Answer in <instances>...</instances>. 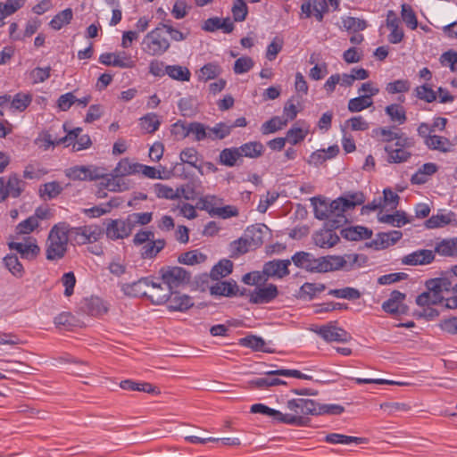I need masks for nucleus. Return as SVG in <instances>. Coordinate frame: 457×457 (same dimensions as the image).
<instances>
[{
	"label": "nucleus",
	"instance_id": "nucleus-29",
	"mask_svg": "<svg viewBox=\"0 0 457 457\" xmlns=\"http://www.w3.org/2000/svg\"><path fill=\"white\" fill-rule=\"evenodd\" d=\"M211 294L222 296H236L239 291L238 286L235 280L218 281L210 288Z\"/></svg>",
	"mask_w": 457,
	"mask_h": 457
},
{
	"label": "nucleus",
	"instance_id": "nucleus-28",
	"mask_svg": "<svg viewBox=\"0 0 457 457\" xmlns=\"http://www.w3.org/2000/svg\"><path fill=\"white\" fill-rule=\"evenodd\" d=\"M238 344L243 347H247L254 352L273 353L270 348L266 347V342L261 337L249 335L238 340Z\"/></svg>",
	"mask_w": 457,
	"mask_h": 457
},
{
	"label": "nucleus",
	"instance_id": "nucleus-37",
	"mask_svg": "<svg viewBox=\"0 0 457 457\" xmlns=\"http://www.w3.org/2000/svg\"><path fill=\"white\" fill-rule=\"evenodd\" d=\"M241 157L256 159L261 157L264 153V145L259 141H251L241 145L237 147Z\"/></svg>",
	"mask_w": 457,
	"mask_h": 457
},
{
	"label": "nucleus",
	"instance_id": "nucleus-54",
	"mask_svg": "<svg viewBox=\"0 0 457 457\" xmlns=\"http://www.w3.org/2000/svg\"><path fill=\"white\" fill-rule=\"evenodd\" d=\"M207 256L204 253L199 252L198 250H192L181 253L178 258V262L186 265H194L202 263L205 262Z\"/></svg>",
	"mask_w": 457,
	"mask_h": 457
},
{
	"label": "nucleus",
	"instance_id": "nucleus-27",
	"mask_svg": "<svg viewBox=\"0 0 457 457\" xmlns=\"http://www.w3.org/2000/svg\"><path fill=\"white\" fill-rule=\"evenodd\" d=\"M378 220L381 223H386L393 227L402 228L411 222L404 211H395L392 214H378Z\"/></svg>",
	"mask_w": 457,
	"mask_h": 457
},
{
	"label": "nucleus",
	"instance_id": "nucleus-46",
	"mask_svg": "<svg viewBox=\"0 0 457 457\" xmlns=\"http://www.w3.org/2000/svg\"><path fill=\"white\" fill-rule=\"evenodd\" d=\"M139 125L146 133L153 134L159 129L161 120L154 112H149L139 119Z\"/></svg>",
	"mask_w": 457,
	"mask_h": 457
},
{
	"label": "nucleus",
	"instance_id": "nucleus-51",
	"mask_svg": "<svg viewBox=\"0 0 457 457\" xmlns=\"http://www.w3.org/2000/svg\"><path fill=\"white\" fill-rule=\"evenodd\" d=\"M72 17V10L71 8H66L54 16L49 22V26L54 30H59L64 25L69 24L71 21Z\"/></svg>",
	"mask_w": 457,
	"mask_h": 457
},
{
	"label": "nucleus",
	"instance_id": "nucleus-8",
	"mask_svg": "<svg viewBox=\"0 0 457 457\" xmlns=\"http://www.w3.org/2000/svg\"><path fill=\"white\" fill-rule=\"evenodd\" d=\"M287 407L293 413H288L291 416L301 417L304 423L302 425H296L297 427H304L308 425L309 419L305 416L312 415L315 416L316 402L312 399L296 398L288 400Z\"/></svg>",
	"mask_w": 457,
	"mask_h": 457
},
{
	"label": "nucleus",
	"instance_id": "nucleus-43",
	"mask_svg": "<svg viewBox=\"0 0 457 457\" xmlns=\"http://www.w3.org/2000/svg\"><path fill=\"white\" fill-rule=\"evenodd\" d=\"M240 158L241 155L237 147L224 148L219 154V162L228 167H234Z\"/></svg>",
	"mask_w": 457,
	"mask_h": 457
},
{
	"label": "nucleus",
	"instance_id": "nucleus-61",
	"mask_svg": "<svg viewBox=\"0 0 457 457\" xmlns=\"http://www.w3.org/2000/svg\"><path fill=\"white\" fill-rule=\"evenodd\" d=\"M401 17L408 28L414 30L418 27V19L415 12L410 4H403L401 6Z\"/></svg>",
	"mask_w": 457,
	"mask_h": 457
},
{
	"label": "nucleus",
	"instance_id": "nucleus-35",
	"mask_svg": "<svg viewBox=\"0 0 457 457\" xmlns=\"http://www.w3.org/2000/svg\"><path fill=\"white\" fill-rule=\"evenodd\" d=\"M311 204L313 206L314 217L320 220H330L329 203L322 196H313L311 198Z\"/></svg>",
	"mask_w": 457,
	"mask_h": 457
},
{
	"label": "nucleus",
	"instance_id": "nucleus-39",
	"mask_svg": "<svg viewBox=\"0 0 457 457\" xmlns=\"http://www.w3.org/2000/svg\"><path fill=\"white\" fill-rule=\"evenodd\" d=\"M150 287H152V292L148 295L147 298L156 305L166 303L171 291L169 288L164 289L160 283H156L153 279Z\"/></svg>",
	"mask_w": 457,
	"mask_h": 457
},
{
	"label": "nucleus",
	"instance_id": "nucleus-25",
	"mask_svg": "<svg viewBox=\"0 0 457 457\" xmlns=\"http://www.w3.org/2000/svg\"><path fill=\"white\" fill-rule=\"evenodd\" d=\"M235 29L233 21L229 17L220 19L219 17H212L204 21L202 29L207 32H214L217 29H222L224 33L229 34Z\"/></svg>",
	"mask_w": 457,
	"mask_h": 457
},
{
	"label": "nucleus",
	"instance_id": "nucleus-20",
	"mask_svg": "<svg viewBox=\"0 0 457 457\" xmlns=\"http://www.w3.org/2000/svg\"><path fill=\"white\" fill-rule=\"evenodd\" d=\"M152 283V278L150 277H144L139 278L137 281H134L132 283H126L121 286V291L124 293V295L132 297H139V296H145L147 297L148 295L145 291V288L150 287V284Z\"/></svg>",
	"mask_w": 457,
	"mask_h": 457
},
{
	"label": "nucleus",
	"instance_id": "nucleus-41",
	"mask_svg": "<svg viewBox=\"0 0 457 457\" xmlns=\"http://www.w3.org/2000/svg\"><path fill=\"white\" fill-rule=\"evenodd\" d=\"M324 441L328 444H332V445H337V444L349 445L352 443L361 445V444H366L368 442V439L365 437L346 436V435L338 434V433H330L325 436Z\"/></svg>",
	"mask_w": 457,
	"mask_h": 457
},
{
	"label": "nucleus",
	"instance_id": "nucleus-17",
	"mask_svg": "<svg viewBox=\"0 0 457 457\" xmlns=\"http://www.w3.org/2000/svg\"><path fill=\"white\" fill-rule=\"evenodd\" d=\"M292 260H272L265 262L262 269V273L267 277L282 278L287 276L289 271V265Z\"/></svg>",
	"mask_w": 457,
	"mask_h": 457
},
{
	"label": "nucleus",
	"instance_id": "nucleus-2",
	"mask_svg": "<svg viewBox=\"0 0 457 457\" xmlns=\"http://www.w3.org/2000/svg\"><path fill=\"white\" fill-rule=\"evenodd\" d=\"M170 46V41L161 23L148 32L142 41L143 51L150 56H161L169 50Z\"/></svg>",
	"mask_w": 457,
	"mask_h": 457
},
{
	"label": "nucleus",
	"instance_id": "nucleus-32",
	"mask_svg": "<svg viewBox=\"0 0 457 457\" xmlns=\"http://www.w3.org/2000/svg\"><path fill=\"white\" fill-rule=\"evenodd\" d=\"M384 149L387 154V162L389 163H402L407 162L411 156L409 149L399 146L394 147L393 145H386Z\"/></svg>",
	"mask_w": 457,
	"mask_h": 457
},
{
	"label": "nucleus",
	"instance_id": "nucleus-18",
	"mask_svg": "<svg viewBox=\"0 0 457 457\" xmlns=\"http://www.w3.org/2000/svg\"><path fill=\"white\" fill-rule=\"evenodd\" d=\"M435 260V252L428 249H419L402 258V263L404 265L417 266L427 265Z\"/></svg>",
	"mask_w": 457,
	"mask_h": 457
},
{
	"label": "nucleus",
	"instance_id": "nucleus-7",
	"mask_svg": "<svg viewBox=\"0 0 457 457\" xmlns=\"http://www.w3.org/2000/svg\"><path fill=\"white\" fill-rule=\"evenodd\" d=\"M252 413H260L265 416L271 417L274 421L287 424V425H302L304 420L298 416H291L289 414H284L283 412L270 408L263 403H254L250 409Z\"/></svg>",
	"mask_w": 457,
	"mask_h": 457
},
{
	"label": "nucleus",
	"instance_id": "nucleus-3",
	"mask_svg": "<svg viewBox=\"0 0 457 457\" xmlns=\"http://www.w3.org/2000/svg\"><path fill=\"white\" fill-rule=\"evenodd\" d=\"M68 228L71 243L79 245L96 242L104 233V230L97 225L71 227L68 224Z\"/></svg>",
	"mask_w": 457,
	"mask_h": 457
},
{
	"label": "nucleus",
	"instance_id": "nucleus-24",
	"mask_svg": "<svg viewBox=\"0 0 457 457\" xmlns=\"http://www.w3.org/2000/svg\"><path fill=\"white\" fill-rule=\"evenodd\" d=\"M316 333L328 342H346L349 337L345 329L330 324L321 326Z\"/></svg>",
	"mask_w": 457,
	"mask_h": 457
},
{
	"label": "nucleus",
	"instance_id": "nucleus-45",
	"mask_svg": "<svg viewBox=\"0 0 457 457\" xmlns=\"http://www.w3.org/2000/svg\"><path fill=\"white\" fill-rule=\"evenodd\" d=\"M233 270V262L228 259H222L211 270L212 279L219 280L229 275Z\"/></svg>",
	"mask_w": 457,
	"mask_h": 457
},
{
	"label": "nucleus",
	"instance_id": "nucleus-53",
	"mask_svg": "<svg viewBox=\"0 0 457 457\" xmlns=\"http://www.w3.org/2000/svg\"><path fill=\"white\" fill-rule=\"evenodd\" d=\"M113 67L120 69H132L136 67L137 60L125 51L114 53Z\"/></svg>",
	"mask_w": 457,
	"mask_h": 457
},
{
	"label": "nucleus",
	"instance_id": "nucleus-63",
	"mask_svg": "<svg viewBox=\"0 0 457 457\" xmlns=\"http://www.w3.org/2000/svg\"><path fill=\"white\" fill-rule=\"evenodd\" d=\"M287 123V120H282L278 116H274L262 125L261 131L263 135L275 133L285 127Z\"/></svg>",
	"mask_w": 457,
	"mask_h": 457
},
{
	"label": "nucleus",
	"instance_id": "nucleus-59",
	"mask_svg": "<svg viewBox=\"0 0 457 457\" xmlns=\"http://www.w3.org/2000/svg\"><path fill=\"white\" fill-rule=\"evenodd\" d=\"M372 104L373 101L372 99H370V96H359L349 100L347 108L351 112H359L369 108Z\"/></svg>",
	"mask_w": 457,
	"mask_h": 457
},
{
	"label": "nucleus",
	"instance_id": "nucleus-52",
	"mask_svg": "<svg viewBox=\"0 0 457 457\" xmlns=\"http://www.w3.org/2000/svg\"><path fill=\"white\" fill-rule=\"evenodd\" d=\"M137 165V162L132 163L128 158H123L118 162L113 170V173L116 177H120V179L128 175L136 174L138 173L137 167H136Z\"/></svg>",
	"mask_w": 457,
	"mask_h": 457
},
{
	"label": "nucleus",
	"instance_id": "nucleus-42",
	"mask_svg": "<svg viewBox=\"0 0 457 457\" xmlns=\"http://www.w3.org/2000/svg\"><path fill=\"white\" fill-rule=\"evenodd\" d=\"M26 0H6L0 3V27L4 25V20L22 8Z\"/></svg>",
	"mask_w": 457,
	"mask_h": 457
},
{
	"label": "nucleus",
	"instance_id": "nucleus-36",
	"mask_svg": "<svg viewBox=\"0 0 457 457\" xmlns=\"http://www.w3.org/2000/svg\"><path fill=\"white\" fill-rule=\"evenodd\" d=\"M120 386L123 390L139 391V392H145V393L153 394V395L160 393L158 388L156 386H153L151 383L136 382L131 379L122 380L120 383Z\"/></svg>",
	"mask_w": 457,
	"mask_h": 457
},
{
	"label": "nucleus",
	"instance_id": "nucleus-60",
	"mask_svg": "<svg viewBox=\"0 0 457 457\" xmlns=\"http://www.w3.org/2000/svg\"><path fill=\"white\" fill-rule=\"evenodd\" d=\"M342 28L348 31L359 32L367 28V21L351 16L342 17Z\"/></svg>",
	"mask_w": 457,
	"mask_h": 457
},
{
	"label": "nucleus",
	"instance_id": "nucleus-49",
	"mask_svg": "<svg viewBox=\"0 0 457 457\" xmlns=\"http://www.w3.org/2000/svg\"><path fill=\"white\" fill-rule=\"evenodd\" d=\"M232 131V126L228 122H218L212 128L208 127V136L211 140H221L228 137Z\"/></svg>",
	"mask_w": 457,
	"mask_h": 457
},
{
	"label": "nucleus",
	"instance_id": "nucleus-21",
	"mask_svg": "<svg viewBox=\"0 0 457 457\" xmlns=\"http://www.w3.org/2000/svg\"><path fill=\"white\" fill-rule=\"evenodd\" d=\"M456 214L449 211L445 212V210H438L436 214L432 215L425 221V227L428 229H435L444 228L453 222L456 223Z\"/></svg>",
	"mask_w": 457,
	"mask_h": 457
},
{
	"label": "nucleus",
	"instance_id": "nucleus-58",
	"mask_svg": "<svg viewBox=\"0 0 457 457\" xmlns=\"http://www.w3.org/2000/svg\"><path fill=\"white\" fill-rule=\"evenodd\" d=\"M328 295L337 298L346 299L350 301L357 300L361 295L358 289L351 287H345L339 289H330L328 292Z\"/></svg>",
	"mask_w": 457,
	"mask_h": 457
},
{
	"label": "nucleus",
	"instance_id": "nucleus-33",
	"mask_svg": "<svg viewBox=\"0 0 457 457\" xmlns=\"http://www.w3.org/2000/svg\"><path fill=\"white\" fill-rule=\"evenodd\" d=\"M264 228H267V227L257 224L249 226L245 230L244 236L253 249L260 247L263 244Z\"/></svg>",
	"mask_w": 457,
	"mask_h": 457
},
{
	"label": "nucleus",
	"instance_id": "nucleus-16",
	"mask_svg": "<svg viewBox=\"0 0 457 457\" xmlns=\"http://www.w3.org/2000/svg\"><path fill=\"white\" fill-rule=\"evenodd\" d=\"M337 228H331L329 226L324 225L323 228H320L319 231H316L313 236L314 244L320 247L328 249L335 246L340 240L339 237L336 233Z\"/></svg>",
	"mask_w": 457,
	"mask_h": 457
},
{
	"label": "nucleus",
	"instance_id": "nucleus-44",
	"mask_svg": "<svg viewBox=\"0 0 457 457\" xmlns=\"http://www.w3.org/2000/svg\"><path fill=\"white\" fill-rule=\"evenodd\" d=\"M103 179L104 181L101 182V186L104 189L112 192H121L129 189L128 184L120 177H116L114 173L111 176L105 174Z\"/></svg>",
	"mask_w": 457,
	"mask_h": 457
},
{
	"label": "nucleus",
	"instance_id": "nucleus-5",
	"mask_svg": "<svg viewBox=\"0 0 457 457\" xmlns=\"http://www.w3.org/2000/svg\"><path fill=\"white\" fill-rule=\"evenodd\" d=\"M360 257H361V255L357 253L345 254L344 256H323V259L325 260L323 264V273L339 270H345L349 271L354 268V265L358 262ZM362 259L363 261H365L366 257L362 256Z\"/></svg>",
	"mask_w": 457,
	"mask_h": 457
},
{
	"label": "nucleus",
	"instance_id": "nucleus-26",
	"mask_svg": "<svg viewBox=\"0 0 457 457\" xmlns=\"http://www.w3.org/2000/svg\"><path fill=\"white\" fill-rule=\"evenodd\" d=\"M339 153V147L337 145H333L328 147V149L317 150L309 156L308 162L311 165L320 166L324 163L327 160L336 157Z\"/></svg>",
	"mask_w": 457,
	"mask_h": 457
},
{
	"label": "nucleus",
	"instance_id": "nucleus-23",
	"mask_svg": "<svg viewBox=\"0 0 457 457\" xmlns=\"http://www.w3.org/2000/svg\"><path fill=\"white\" fill-rule=\"evenodd\" d=\"M180 163H177L174 170L179 172H183V164H188L189 166L197 169L201 174H203L202 166L198 164L200 159L198 152L194 147H187L181 151L179 154Z\"/></svg>",
	"mask_w": 457,
	"mask_h": 457
},
{
	"label": "nucleus",
	"instance_id": "nucleus-19",
	"mask_svg": "<svg viewBox=\"0 0 457 457\" xmlns=\"http://www.w3.org/2000/svg\"><path fill=\"white\" fill-rule=\"evenodd\" d=\"M403 237L400 230H391L389 232H379L376 237L370 243V246L376 250H382L396 244Z\"/></svg>",
	"mask_w": 457,
	"mask_h": 457
},
{
	"label": "nucleus",
	"instance_id": "nucleus-10",
	"mask_svg": "<svg viewBox=\"0 0 457 457\" xmlns=\"http://www.w3.org/2000/svg\"><path fill=\"white\" fill-rule=\"evenodd\" d=\"M8 247L16 251L21 259L28 261L35 260L40 253L37 239L32 237H25L21 242L11 241Z\"/></svg>",
	"mask_w": 457,
	"mask_h": 457
},
{
	"label": "nucleus",
	"instance_id": "nucleus-6",
	"mask_svg": "<svg viewBox=\"0 0 457 457\" xmlns=\"http://www.w3.org/2000/svg\"><path fill=\"white\" fill-rule=\"evenodd\" d=\"M291 260L297 268L312 273H323V256L315 258L311 253L300 251L296 252Z\"/></svg>",
	"mask_w": 457,
	"mask_h": 457
},
{
	"label": "nucleus",
	"instance_id": "nucleus-4",
	"mask_svg": "<svg viewBox=\"0 0 457 457\" xmlns=\"http://www.w3.org/2000/svg\"><path fill=\"white\" fill-rule=\"evenodd\" d=\"M163 283L173 291L180 286L188 284L191 280V274L182 267L167 266L161 268L159 271Z\"/></svg>",
	"mask_w": 457,
	"mask_h": 457
},
{
	"label": "nucleus",
	"instance_id": "nucleus-31",
	"mask_svg": "<svg viewBox=\"0 0 457 457\" xmlns=\"http://www.w3.org/2000/svg\"><path fill=\"white\" fill-rule=\"evenodd\" d=\"M341 236L346 240L358 241L370 238L372 230L363 226L349 227L341 230Z\"/></svg>",
	"mask_w": 457,
	"mask_h": 457
},
{
	"label": "nucleus",
	"instance_id": "nucleus-56",
	"mask_svg": "<svg viewBox=\"0 0 457 457\" xmlns=\"http://www.w3.org/2000/svg\"><path fill=\"white\" fill-rule=\"evenodd\" d=\"M385 112L392 121L397 122L399 125L405 123L407 120L405 110L400 104H392L387 105Z\"/></svg>",
	"mask_w": 457,
	"mask_h": 457
},
{
	"label": "nucleus",
	"instance_id": "nucleus-55",
	"mask_svg": "<svg viewBox=\"0 0 457 457\" xmlns=\"http://www.w3.org/2000/svg\"><path fill=\"white\" fill-rule=\"evenodd\" d=\"M167 75L178 81H189L191 72L187 67L180 65H166Z\"/></svg>",
	"mask_w": 457,
	"mask_h": 457
},
{
	"label": "nucleus",
	"instance_id": "nucleus-12",
	"mask_svg": "<svg viewBox=\"0 0 457 457\" xmlns=\"http://www.w3.org/2000/svg\"><path fill=\"white\" fill-rule=\"evenodd\" d=\"M405 294L394 290L389 298L382 303V310L392 315H403L409 311L406 304L403 303L405 300Z\"/></svg>",
	"mask_w": 457,
	"mask_h": 457
},
{
	"label": "nucleus",
	"instance_id": "nucleus-40",
	"mask_svg": "<svg viewBox=\"0 0 457 457\" xmlns=\"http://www.w3.org/2000/svg\"><path fill=\"white\" fill-rule=\"evenodd\" d=\"M83 309L91 316L103 315L108 311L104 302L97 296H91L90 298L85 299Z\"/></svg>",
	"mask_w": 457,
	"mask_h": 457
},
{
	"label": "nucleus",
	"instance_id": "nucleus-14",
	"mask_svg": "<svg viewBox=\"0 0 457 457\" xmlns=\"http://www.w3.org/2000/svg\"><path fill=\"white\" fill-rule=\"evenodd\" d=\"M345 203L343 198L338 197L331 201L328 204L330 220L326 221V225L334 228H339L347 221L345 212L349 211L348 208H345Z\"/></svg>",
	"mask_w": 457,
	"mask_h": 457
},
{
	"label": "nucleus",
	"instance_id": "nucleus-9",
	"mask_svg": "<svg viewBox=\"0 0 457 457\" xmlns=\"http://www.w3.org/2000/svg\"><path fill=\"white\" fill-rule=\"evenodd\" d=\"M65 175L72 180H96L104 178L105 169L94 165L74 166L65 170Z\"/></svg>",
	"mask_w": 457,
	"mask_h": 457
},
{
	"label": "nucleus",
	"instance_id": "nucleus-13",
	"mask_svg": "<svg viewBox=\"0 0 457 457\" xmlns=\"http://www.w3.org/2000/svg\"><path fill=\"white\" fill-rule=\"evenodd\" d=\"M247 295L251 303L264 304L272 302L278 295V290L276 285L269 284L265 287H257Z\"/></svg>",
	"mask_w": 457,
	"mask_h": 457
},
{
	"label": "nucleus",
	"instance_id": "nucleus-1",
	"mask_svg": "<svg viewBox=\"0 0 457 457\" xmlns=\"http://www.w3.org/2000/svg\"><path fill=\"white\" fill-rule=\"evenodd\" d=\"M69 228L67 222H59L54 225L46 243V257L48 261L62 259L68 250Z\"/></svg>",
	"mask_w": 457,
	"mask_h": 457
},
{
	"label": "nucleus",
	"instance_id": "nucleus-48",
	"mask_svg": "<svg viewBox=\"0 0 457 457\" xmlns=\"http://www.w3.org/2000/svg\"><path fill=\"white\" fill-rule=\"evenodd\" d=\"M326 286L322 283H304L299 290V297L303 299L312 300L318 294L323 292Z\"/></svg>",
	"mask_w": 457,
	"mask_h": 457
},
{
	"label": "nucleus",
	"instance_id": "nucleus-30",
	"mask_svg": "<svg viewBox=\"0 0 457 457\" xmlns=\"http://www.w3.org/2000/svg\"><path fill=\"white\" fill-rule=\"evenodd\" d=\"M328 0H306L301 4V19H308L312 15V11L328 12Z\"/></svg>",
	"mask_w": 457,
	"mask_h": 457
},
{
	"label": "nucleus",
	"instance_id": "nucleus-64",
	"mask_svg": "<svg viewBox=\"0 0 457 457\" xmlns=\"http://www.w3.org/2000/svg\"><path fill=\"white\" fill-rule=\"evenodd\" d=\"M32 96L29 94L17 93L10 102V106L15 111L23 112L30 104Z\"/></svg>",
	"mask_w": 457,
	"mask_h": 457
},
{
	"label": "nucleus",
	"instance_id": "nucleus-47",
	"mask_svg": "<svg viewBox=\"0 0 457 457\" xmlns=\"http://www.w3.org/2000/svg\"><path fill=\"white\" fill-rule=\"evenodd\" d=\"M4 263L5 268L16 278H22L25 274L23 265L19 261L16 254H7L4 258Z\"/></svg>",
	"mask_w": 457,
	"mask_h": 457
},
{
	"label": "nucleus",
	"instance_id": "nucleus-62",
	"mask_svg": "<svg viewBox=\"0 0 457 457\" xmlns=\"http://www.w3.org/2000/svg\"><path fill=\"white\" fill-rule=\"evenodd\" d=\"M345 411V407L336 403H319L316 402L315 416L340 415Z\"/></svg>",
	"mask_w": 457,
	"mask_h": 457
},
{
	"label": "nucleus",
	"instance_id": "nucleus-34",
	"mask_svg": "<svg viewBox=\"0 0 457 457\" xmlns=\"http://www.w3.org/2000/svg\"><path fill=\"white\" fill-rule=\"evenodd\" d=\"M434 252L444 257H457V237L445 238L436 243Z\"/></svg>",
	"mask_w": 457,
	"mask_h": 457
},
{
	"label": "nucleus",
	"instance_id": "nucleus-11",
	"mask_svg": "<svg viewBox=\"0 0 457 457\" xmlns=\"http://www.w3.org/2000/svg\"><path fill=\"white\" fill-rule=\"evenodd\" d=\"M24 182L16 173H12L5 180L4 177L0 178V202L6 200L8 196L17 198L23 191Z\"/></svg>",
	"mask_w": 457,
	"mask_h": 457
},
{
	"label": "nucleus",
	"instance_id": "nucleus-38",
	"mask_svg": "<svg viewBox=\"0 0 457 457\" xmlns=\"http://www.w3.org/2000/svg\"><path fill=\"white\" fill-rule=\"evenodd\" d=\"M424 143L429 149L437 150L442 153L451 152L453 146L452 142L447 137L437 135L428 137L427 139L424 140Z\"/></svg>",
	"mask_w": 457,
	"mask_h": 457
},
{
	"label": "nucleus",
	"instance_id": "nucleus-15",
	"mask_svg": "<svg viewBox=\"0 0 457 457\" xmlns=\"http://www.w3.org/2000/svg\"><path fill=\"white\" fill-rule=\"evenodd\" d=\"M132 230L127 218L125 220L116 219L110 220L105 228V234L108 238L117 240L128 237Z\"/></svg>",
	"mask_w": 457,
	"mask_h": 457
},
{
	"label": "nucleus",
	"instance_id": "nucleus-22",
	"mask_svg": "<svg viewBox=\"0 0 457 457\" xmlns=\"http://www.w3.org/2000/svg\"><path fill=\"white\" fill-rule=\"evenodd\" d=\"M166 303L168 309L173 312H186L194 306V302L189 295L175 291H171Z\"/></svg>",
	"mask_w": 457,
	"mask_h": 457
},
{
	"label": "nucleus",
	"instance_id": "nucleus-50",
	"mask_svg": "<svg viewBox=\"0 0 457 457\" xmlns=\"http://www.w3.org/2000/svg\"><path fill=\"white\" fill-rule=\"evenodd\" d=\"M252 247L249 241L243 235L237 240L232 241L229 244V252L231 258H237L242 254L246 253Z\"/></svg>",
	"mask_w": 457,
	"mask_h": 457
},
{
	"label": "nucleus",
	"instance_id": "nucleus-57",
	"mask_svg": "<svg viewBox=\"0 0 457 457\" xmlns=\"http://www.w3.org/2000/svg\"><path fill=\"white\" fill-rule=\"evenodd\" d=\"M414 94L418 99L426 103H433L437 99L436 91L433 90L431 85L428 83L416 87Z\"/></svg>",
	"mask_w": 457,
	"mask_h": 457
}]
</instances>
